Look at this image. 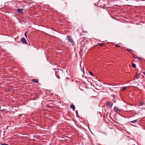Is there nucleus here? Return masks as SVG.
I'll use <instances>...</instances> for the list:
<instances>
[{
	"instance_id": "1",
	"label": "nucleus",
	"mask_w": 145,
	"mask_h": 145,
	"mask_svg": "<svg viewBox=\"0 0 145 145\" xmlns=\"http://www.w3.org/2000/svg\"><path fill=\"white\" fill-rule=\"evenodd\" d=\"M113 105V103L110 101H108L106 103L107 105L110 109H111L112 108Z\"/></svg>"
},
{
	"instance_id": "2",
	"label": "nucleus",
	"mask_w": 145,
	"mask_h": 145,
	"mask_svg": "<svg viewBox=\"0 0 145 145\" xmlns=\"http://www.w3.org/2000/svg\"><path fill=\"white\" fill-rule=\"evenodd\" d=\"M67 37L69 42H70L73 45L74 44L73 40L70 36H67Z\"/></svg>"
},
{
	"instance_id": "3",
	"label": "nucleus",
	"mask_w": 145,
	"mask_h": 145,
	"mask_svg": "<svg viewBox=\"0 0 145 145\" xmlns=\"http://www.w3.org/2000/svg\"><path fill=\"white\" fill-rule=\"evenodd\" d=\"M114 111L116 112L119 113H120L121 111L119 109L118 107L115 106L114 108Z\"/></svg>"
},
{
	"instance_id": "4",
	"label": "nucleus",
	"mask_w": 145,
	"mask_h": 145,
	"mask_svg": "<svg viewBox=\"0 0 145 145\" xmlns=\"http://www.w3.org/2000/svg\"><path fill=\"white\" fill-rule=\"evenodd\" d=\"M21 41L23 43L25 44H27V41L24 37H23L21 39Z\"/></svg>"
},
{
	"instance_id": "5",
	"label": "nucleus",
	"mask_w": 145,
	"mask_h": 145,
	"mask_svg": "<svg viewBox=\"0 0 145 145\" xmlns=\"http://www.w3.org/2000/svg\"><path fill=\"white\" fill-rule=\"evenodd\" d=\"M137 121H138V120H133V121H129V123L130 124H131V125H133V126H134L133 125V124H131V123H137Z\"/></svg>"
},
{
	"instance_id": "6",
	"label": "nucleus",
	"mask_w": 145,
	"mask_h": 145,
	"mask_svg": "<svg viewBox=\"0 0 145 145\" xmlns=\"http://www.w3.org/2000/svg\"><path fill=\"white\" fill-rule=\"evenodd\" d=\"M32 82L37 84H38L39 83L38 80L36 79H33L32 80Z\"/></svg>"
},
{
	"instance_id": "7",
	"label": "nucleus",
	"mask_w": 145,
	"mask_h": 145,
	"mask_svg": "<svg viewBox=\"0 0 145 145\" xmlns=\"http://www.w3.org/2000/svg\"><path fill=\"white\" fill-rule=\"evenodd\" d=\"M70 107L74 111H75V107L74 105L73 104H71L70 106Z\"/></svg>"
},
{
	"instance_id": "8",
	"label": "nucleus",
	"mask_w": 145,
	"mask_h": 145,
	"mask_svg": "<svg viewBox=\"0 0 145 145\" xmlns=\"http://www.w3.org/2000/svg\"><path fill=\"white\" fill-rule=\"evenodd\" d=\"M23 11V10H17V12L19 13H22Z\"/></svg>"
},
{
	"instance_id": "9",
	"label": "nucleus",
	"mask_w": 145,
	"mask_h": 145,
	"mask_svg": "<svg viewBox=\"0 0 145 145\" xmlns=\"http://www.w3.org/2000/svg\"><path fill=\"white\" fill-rule=\"evenodd\" d=\"M126 89V88L125 87H123L121 88V89L122 91L125 90Z\"/></svg>"
},
{
	"instance_id": "10",
	"label": "nucleus",
	"mask_w": 145,
	"mask_h": 145,
	"mask_svg": "<svg viewBox=\"0 0 145 145\" xmlns=\"http://www.w3.org/2000/svg\"><path fill=\"white\" fill-rule=\"evenodd\" d=\"M121 44H119V43H118L117 44H116V45H115V46L116 47H120L121 46Z\"/></svg>"
},
{
	"instance_id": "11",
	"label": "nucleus",
	"mask_w": 145,
	"mask_h": 145,
	"mask_svg": "<svg viewBox=\"0 0 145 145\" xmlns=\"http://www.w3.org/2000/svg\"><path fill=\"white\" fill-rule=\"evenodd\" d=\"M136 58L138 59L139 61H140L142 60V58L136 56Z\"/></svg>"
},
{
	"instance_id": "12",
	"label": "nucleus",
	"mask_w": 145,
	"mask_h": 145,
	"mask_svg": "<svg viewBox=\"0 0 145 145\" xmlns=\"http://www.w3.org/2000/svg\"><path fill=\"white\" fill-rule=\"evenodd\" d=\"M127 50L128 52H129L130 53H131L132 52V50H131L129 49H127Z\"/></svg>"
},
{
	"instance_id": "13",
	"label": "nucleus",
	"mask_w": 145,
	"mask_h": 145,
	"mask_svg": "<svg viewBox=\"0 0 145 145\" xmlns=\"http://www.w3.org/2000/svg\"><path fill=\"white\" fill-rule=\"evenodd\" d=\"M132 66L134 68H135L136 67V65L135 63H133L132 64Z\"/></svg>"
},
{
	"instance_id": "14",
	"label": "nucleus",
	"mask_w": 145,
	"mask_h": 145,
	"mask_svg": "<svg viewBox=\"0 0 145 145\" xmlns=\"http://www.w3.org/2000/svg\"><path fill=\"white\" fill-rule=\"evenodd\" d=\"M99 45L100 46H103L104 44V43H99Z\"/></svg>"
},
{
	"instance_id": "15",
	"label": "nucleus",
	"mask_w": 145,
	"mask_h": 145,
	"mask_svg": "<svg viewBox=\"0 0 145 145\" xmlns=\"http://www.w3.org/2000/svg\"><path fill=\"white\" fill-rule=\"evenodd\" d=\"M113 101L115 103H116L117 101L116 99L115 98L113 99Z\"/></svg>"
},
{
	"instance_id": "16",
	"label": "nucleus",
	"mask_w": 145,
	"mask_h": 145,
	"mask_svg": "<svg viewBox=\"0 0 145 145\" xmlns=\"http://www.w3.org/2000/svg\"><path fill=\"white\" fill-rule=\"evenodd\" d=\"M89 74H90L91 75V76H94V75L93 74H92V72H89Z\"/></svg>"
},
{
	"instance_id": "17",
	"label": "nucleus",
	"mask_w": 145,
	"mask_h": 145,
	"mask_svg": "<svg viewBox=\"0 0 145 145\" xmlns=\"http://www.w3.org/2000/svg\"><path fill=\"white\" fill-rule=\"evenodd\" d=\"M24 35L25 36V37L26 38H27V33H25L24 34Z\"/></svg>"
},
{
	"instance_id": "18",
	"label": "nucleus",
	"mask_w": 145,
	"mask_h": 145,
	"mask_svg": "<svg viewBox=\"0 0 145 145\" xmlns=\"http://www.w3.org/2000/svg\"><path fill=\"white\" fill-rule=\"evenodd\" d=\"M1 145H8L7 144H1Z\"/></svg>"
},
{
	"instance_id": "19",
	"label": "nucleus",
	"mask_w": 145,
	"mask_h": 145,
	"mask_svg": "<svg viewBox=\"0 0 145 145\" xmlns=\"http://www.w3.org/2000/svg\"><path fill=\"white\" fill-rule=\"evenodd\" d=\"M56 76L57 78L59 79L60 78V77H59V76H57V74L56 73Z\"/></svg>"
},
{
	"instance_id": "20",
	"label": "nucleus",
	"mask_w": 145,
	"mask_h": 145,
	"mask_svg": "<svg viewBox=\"0 0 145 145\" xmlns=\"http://www.w3.org/2000/svg\"><path fill=\"white\" fill-rule=\"evenodd\" d=\"M136 56H137L136 55H134L133 57L134 58H136Z\"/></svg>"
},
{
	"instance_id": "21",
	"label": "nucleus",
	"mask_w": 145,
	"mask_h": 145,
	"mask_svg": "<svg viewBox=\"0 0 145 145\" xmlns=\"http://www.w3.org/2000/svg\"><path fill=\"white\" fill-rule=\"evenodd\" d=\"M49 106L48 105H46V107L48 108V107Z\"/></svg>"
},
{
	"instance_id": "22",
	"label": "nucleus",
	"mask_w": 145,
	"mask_h": 145,
	"mask_svg": "<svg viewBox=\"0 0 145 145\" xmlns=\"http://www.w3.org/2000/svg\"><path fill=\"white\" fill-rule=\"evenodd\" d=\"M143 73L145 75V72H143Z\"/></svg>"
},
{
	"instance_id": "23",
	"label": "nucleus",
	"mask_w": 145,
	"mask_h": 145,
	"mask_svg": "<svg viewBox=\"0 0 145 145\" xmlns=\"http://www.w3.org/2000/svg\"><path fill=\"white\" fill-rule=\"evenodd\" d=\"M136 76V77L137 78V76Z\"/></svg>"
},
{
	"instance_id": "24",
	"label": "nucleus",
	"mask_w": 145,
	"mask_h": 145,
	"mask_svg": "<svg viewBox=\"0 0 145 145\" xmlns=\"http://www.w3.org/2000/svg\"><path fill=\"white\" fill-rule=\"evenodd\" d=\"M53 30H54V31H55V29H53Z\"/></svg>"
},
{
	"instance_id": "25",
	"label": "nucleus",
	"mask_w": 145,
	"mask_h": 145,
	"mask_svg": "<svg viewBox=\"0 0 145 145\" xmlns=\"http://www.w3.org/2000/svg\"><path fill=\"white\" fill-rule=\"evenodd\" d=\"M18 9H20L19 8H18Z\"/></svg>"
},
{
	"instance_id": "26",
	"label": "nucleus",
	"mask_w": 145,
	"mask_h": 145,
	"mask_svg": "<svg viewBox=\"0 0 145 145\" xmlns=\"http://www.w3.org/2000/svg\"><path fill=\"white\" fill-rule=\"evenodd\" d=\"M132 145H135V144H133Z\"/></svg>"
},
{
	"instance_id": "27",
	"label": "nucleus",
	"mask_w": 145,
	"mask_h": 145,
	"mask_svg": "<svg viewBox=\"0 0 145 145\" xmlns=\"http://www.w3.org/2000/svg\"><path fill=\"white\" fill-rule=\"evenodd\" d=\"M0 9H1V8H0Z\"/></svg>"
}]
</instances>
